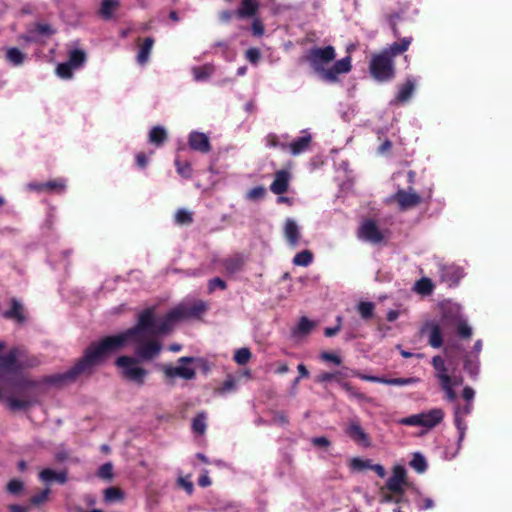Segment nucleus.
<instances>
[{"instance_id":"nucleus-1","label":"nucleus","mask_w":512,"mask_h":512,"mask_svg":"<svg viewBox=\"0 0 512 512\" xmlns=\"http://www.w3.org/2000/svg\"><path fill=\"white\" fill-rule=\"evenodd\" d=\"M157 319L153 309L147 308L138 315L135 326L126 331L106 336L98 342H92L83 353V356L66 372L46 376L42 383L49 385H61L65 382L76 380L81 375H90L95 367L105 361L111 354L122 349L128 341L135 339L140 333L146 332L155 335Z\"/></svg>"},{"instance_id":"nucleus-2","label":"nucleus","mask_w":512,"mask_h":512,"mask_svg":"<svg viewBox=\"0 0 512 512\" xmlns=\"http://www.w3.org/2000/svg\"><path fill=\"white\" fill-rule=\"evenodd\" d=\"M17 356V349H11L7 354L0 356V382L4 381V371L14 372L19 369ZM40 383L25 375L6 380L12 394L4 397L0 389V401L5 400L7 408L12 412L27 410L38 402L37 389Z\"/></svg>"},{"instance_id":"nucleus-3","label":"nucleus","mask_w":512,"mask_h":512,"mask_svg":"<svg viewBox=\"0 0 512 512\" xmlns=\"http://www.w3.org/2000/svg\"><path fill=\"white\" fill-rule=\"evenodd\" d=\"M335 57V48L328 45L325 47H313L309 49L303 59L309 63L313 71L320 75L321 79L324 80V73L327 71V69H325V65L334 61Z\"/></svg>"},{"instance_id":"nucleus-4","label":"nucleus","mask_w":512,"mask_h":512,"mask_svg":"<svg viewBox=\"0 0 512 512\" xmlns=\"http://www.w3.org/2000/svg\"><path fill=\"white\" fill-rule=\"evenodd\" d=\"M369 70L374 79L388 82L395 76L393 59L387 50L374 55L370 61Z\"/></svg>"},{"instance_id":"nucleus-5","label":"nucleus","mask_w":512,"mask_h":512,"mask_svg":"<svg viewBox=\"0 0 512 512\" xmlns=\"http://www.w3.org/2000/svg\"><path fill=\"white\" fill-rule=\"evenodd\" d=\"M138 363V359L131 356H120L115 361L116 366L122 369V375L125 379L142 386L145 383L148 371L139 367Z\"/></svg>"},{"instance_id":"nucleus-6","label":"nucleus","mask_w":512,"mask_h":512,"mask_svg":"<svg viewBox=\"0 0 512 512\" xmlns=\"http://www.w3.org/2000/svg\"><path fill=\"white\" fill-rule=\"evenodd\" d=\"M444 412L440 408H434L428 412L414 414L399 420V424L405 426H422L428 429L434 428L442 422Z\"/></svg>"},{"instance_id":"nucleus-7","label":"nucleus","mask_w":512,"mask_h":512,"mask_svg":"<svg viewBox=\"0 0 512 512\" xmlns=\"http://www.w3.org/2000/svg\"><path fill=\"white\" fill-rule=\"evenodd\" d=\"M208 307L206 302L197 300L192 304H179L173 308V316L178 317L179 320H185L190 318H199L202 314L207 311Z\"/></svg>"},{"instance_id":"nucleus-8","label":"nucleus","mask_w":512,"mask_h":512,"mask_svg":"<svg viewBox=\"0 0 512 512\" xmlns=\"http://www.w3.org/2000/svg\"><path fill=\"white\" fill-rule=\"evenodd\" d=\"M391 199L397 202L400 211L412 209L422 201L421 196L414 192L412 187H409L408 190L399 189Z\"/></svg>"},{"instance_id":"nucleus-9","label":"nucleus","mask_w":512,"mask_h":512,"mask_svg":"<svg viewBox=\"0 0 512 512\" xmlns=\"http://www.w3.org/2000/svg\"><path fill=\"white\" fill-rule=\"evenodd\" d=\"M351 375L354 377L360 378L364 381L374 382V383H382V384L393 385V386H406V385H411V384L418 382V379L414 378V377L385 378V377L362 374L361 372H359L357 370H351Z\"/></svg>"},{"instance_id":"nucleus-10","label":"nucleus","mask_w":512,"mask_h":512,"mask_svg":"<svg viewBox=\"0 0 512 512\" xmlns=\"http://www.w3.org/2000/svg\"><path fill=\"white\" fill-rule=\"evenodd\" d=\"M358 237L364 241L378 244L383 241L384 236L377 226L376 222L372 219H366L358 230Z\"/></svg>"},{"instance_id":"nucleus-11","label":"nucleus","mask_w":512,"mask_h":512,"mask_svg":"<svg viewBox=\"0 0 512 512\" xmlns=\"http://www.w3.org/2000/svg\"><path fill=\"white\" fill-rule=\"evenodd\" d=\"M420 333L428 336V344L431 347L440 348L443 345V334L438 322L434 320L425 322Z\"/></svg>"},{"instance_id":"nucleus-12","label":"nucleus","mask_w":512,"mask_h":512,"mask_svg":"<svg viewBox=\"0 0 512 512\" xmlns=\"http://www.w3.org/2000/svg\"><path fill=\"white\" fill-rule=\"evenodd\" d=\"M162 350V345L156 340H149L140 345L135 349L136 359L138 361H150L156 358Z\"/></svg>"},{"instance_id":"nucleus-13","label":"nucleus","mask_w":512,"mask_h":512,"mask_svg":"<svg viewBox=\"0 0 512 512\" xmlns=\"http://www.w3.org/2000/svg\"><path fill=\"white\" fill-rule=\"evenodd\" d=\"M351 68V57L346 56L336 61L330 68L327 69V71H325L324 81L331 83L337 82L338 75L350 72Z\"/></svg>"},{"instance_id":"nucleus-14","label":"nucleus","mask_w":512,"mask_h":512,"mask_svg":"<svg viewBox=\"0 0 512 512\" xmlns=\"http://www.w3.org/2000/svg\"><path fill=\"white\" fill-rule=\"evenodd\" d=\"M406 481V470L403 466L397 465L393 468L392 476L387 480L386 487L394 494H403V484Z\"/></svg>"},{"instance_id":"nucleus-15","label":"nucleus","mask_w":512,"mask_h":512,"mask_svg":"<svg viewBox=\"0 0 512 512\" xmlns=\"http://www.w3.org/2000/svg\"><path fill=\"white\" fill-rule=\"evenodd\" d=\"M189 147L201 153H209L211 151V143L208 136L202 132L192 131L188 136Z\"/></svg>"},{"instance_id":"nucleus-16","label":"nucleus","mask_w":512,"mask_h":512,"mask_svg":"<svg viewBox=\"0 0 512 512\" xmlns=\"http://www.w3.org/2000/svg\"><path fill=\"white\" fill-rule=\"evenodd\" d=\"M345 433L354 442L361 444L365 447L370 446L369 436L361 427L358 421L350 422L345 428Z\"/></svg>"},{"instance_id":"nucleus-17","label":"nucleus","mask_w":512,"mask_h":512,"mask_svg":"<svg viewBox=\"0 0 512 512\" xmlns=\"http://www.w3.org/2000/svg\"><path fill=\"white\" fill-rule=\"evenodd\" d=\"M161 369L167 378L180 377L185 380H192L196 376V371L193 368L186 366L174 367L171 365H162Z\"/></svg>"},{"instance_id":"nucleus-18","label":"nucleus","mask_w":512,"mask_h":512,"mask_svg":"<svg viewBox=\"0 0 512 512\" xmlns=\"http://www.w3.org/2000/svg\"><path fill=\"white\" fill-rule=\"evenodd\" d=\"M260 8L259 0H241L240 6L236 9L238 19H250L256 17Z\"/></svg>"},{"instance_id":"nucleus-19","label":"nucleus","mask_w":512,"mask_h":512,"mask_svg":"<svg viewBox=\"0 0 512 512\" xmlns=\"http://www.w3.org/2000/svg\"><path fill=\"white\" fill-rule=\"evenodd\" d=\"M471 411H472L471 403H467L464 406L457 407L455 409L454 423L459 432V443L461 441H463V439L465 437L466 429H467L466 423L463 418L465 416L469 415L471 413Z\"/></svg>"},{"instance_id":"nucleus-20","label":"nucleus","mask_w":512,"mask_h":512,"mask_svg":"<svg viewBox=\"0 0 512 512\" xmlns=\"http://www.w3.org/2000/svg\"><path fill=\"white\" fill-rule=\"evenodd\" d=\"M410 8V2L406 1L403 4L399 5V8L397 11L388 13L385 15V19L387 23L389 24L390 28L392 29L394 37L399 38L400 32L397 27L398 21L403 19L404 14L407 12V10Z\"/></svg>"},{"instance_id":"nucleus-21","label":"nucleus","mask_w":512,"mask_h":512,"mask_svg":"<svg viewBox=\"0 0 512 512\" xmlns=\"http://www.w3.org/2000/svg\"><path fill=\"white\" fill-rule=\"evenodd\" d=\"M290 174L286 170H279L275 173V178L270 185V190L276 195H282L287 192L289 187Z\"/></svg>"},{"instance_id":"nucleus-22","label":"nucleus","mask_w":512,"mask_h":512,"mask_svg":"<svg viewBox=\"0 0 512 512\" xmlns=\"http://www.w3.org/2000/svg\"><path fill=\"white\" fill-rule=\"evenodd\" d=\"M284 236L291 247L298 246L301 234L297 223L293 219H287L285 221Z\"/></svg>"},{"instance_id":"nucleus-23","label":"nucleus","mask_w":512,"mask_h":512,"mask_svg":"<svg viewBox=\"0 0 512 512\" xmlns=\"http://www.w3.org/2000/svg\"><path fill=\"white\" fill-rule=\"evenodd\" d=\"M244 264V257L240 253L233 254L221 261V265L228 274L239 272L243 268Z\"/></svg>"},{"instance_id":"nucleus-24","label":"nucleus","mask_w":512,"mask_h":512,"mask_svg":"<svg viewBox=\"0 0 512 512\" xmlns=\"http://www.w3.org/2000/svg\"><path fill=\"white\" fill-rule=\"evenodd\" d=\"M173 309H171L165 316L157 319L155 335H164L169 333L175 322L179 321L178 317L173 316Z\"/></svg>"},{"instance_id":"nucleus-25","label":"nucleus","mask_w":512,"mask_h":512,"mask_svg":"<svg viewBox=\"0 0 512 512\" xmlns=\"http://www.w3.org/2000/svg\"><path fill=\"white\" fill-rule=\"evenodd\" d=\"M39 479L46 483L56 481L59 484H65L68 480V472L67 470L57 472L54 471L53 469L45 468L40 471Z\"/></svg>"},{"instance_id":"nucleus-26","label":"nucleus","mask_w":512,"mask_h":512,"mask_svg":"<svg viewBox=\"0 0 512 512\" xmlns=\"http://www.w3.org/2000/svg\"><path fill=\"white\" fill-rule=\"evenodd\" d=\"M3 317L9 320H16L18 323H23L26 320L24 308L15 298L11 300V308L3 313Z\"/></svg>"},{"instance_id":"nucleus-27","label":"nucleus","mask_w":512,"mask_h":512,"mask_svg":"<svg viewBox=\"0 0 512 512\" xmlns=\"http://www.w3.org/2000/svg\"><path fill=\"white\" fill-rule=\"evenodd\" d=\"M311 142H312L311 135H305V136L296 138L291 143L287 144V146H288V149L290 150L291 154L294 156H297V155L305 152L306 150H308V148L311 145Z\"/></svg>"},{"instance_id":"nucleus-28","label":"nucleus","mask_w":512,"mask_h":512,"mask_svg":"<svg viewBox=\"0 0 512 512\" xmlns=\"http://www.w3.org/2000/svg\"><path fill=\"white\" fill-rule=\"evenodd\" d=\"M432 366L436 371V377L441 383H446L452 380V377L448 374L444 359L437 355L432 358Z\"/></svg>"},{"instance_id":"nucleus-29","label":"nucleus","mask_w":512,"mask_h":512,"mask_svg":"<svg viewBox=\"0 0 512 512\" xmlns=\"http://www.w3.org/2000/svg\"><path fill=\"white\" fill-rule=\"evenodd\" d=\"M441 277L449 286H454L463 277V271L456 266H447L443 268Z\"/></svg>"},{"instance_id":"nucleus-30","label":"nucleus","mask_w":512,"mask_h":512,"mask_svg":"<svg viewBox=\"0 0 512 512\" xmlns=\"http://www.w3.org/2000/svg\"><path fill=\"white\" fill-rule=\"evenodd\" d=\"M414 89H415L414 81L411 79H407L405 81V83H403L400 86L399 91L395 98V103L407 102L411 98V96L414 92Z\"/></svg>"},{"instance_id":"nucleus-31","label":"nucleus","mask_w":512,"mask_h":512,"mask_svg":"<svg viewBox=\"0 0 512 512\" xmlns=\"http://www.w3.org/2000/svg\"><path fill=\"white\" fill-rule=\"evenodd\" d=\"M153 45L154 39L152 37H146L144 39L137 54V62L140 65H145L148 62Z\"/></svg>"},{"instance_id":"nucleus-32","label":"nucleus","mask_w":512,"mask_h":512,"mask_svg":"<svg viewBox=\"0 0 512 512\" xmlns=\"http://www.w3.org/2000/svg\"><path fill=\"white\" fill-rule=\"evenodd\" d=\"M119 7L118 0H103L98 11L99 16L104 20L112 18L114 11Z\"/></svg>"},{"instance_id":"nucleus-33","label":"nucleus","mask_w":512,"mask_h":512,"mask_svg":"<svg viewBox=\"0 0 512 512\" xmlns=\"http://www.w3.org/2000/svg\"><path fill=\"white\" fill-rule=\"evenodd\" d=\"M207 413L201 411L192 420V430L198 435H203L206 432L207 424Z\"/></svg>"},{"instance_id":"nucleus-34","label":"nucleus","mask_w":512,"mask_h":512,"mask_svg":"<svg viewBox=\"0 0 512 512\" xmlns=\"http://www.w3.org/2000/svg\"><path fill=\"white\" fill-rule=\"evenodd\" d=\"M356 309L360 317L364 321H368L374 316L375 304L370 301H360Z\"/></svg>"},{"instance_id":"nucleus-35","label":"nucleus","mask_w":512,"mask_h":512,"mask_svg":"<svg viewBox=\"0 0 512 512\" xmlns=\"http://www.w3.org/2000/svg\"><path fill=\"white\" fill-rule=\"evenodd\" d=\"M412 42V37H404L400 39L399 42H394L390 45L389 54L393 58V56L400 55L408 50L410 44Z\"/></svg>"},{"instance_id":"nucleus-36","label":"nucleus","mask_w":512,"mask_h":512,"mask_svg":"<svg viewBox=\"0 0 512 512\" xmlns=\"http://www.w3.org/2000/svg\"><path fill=\"white\" fill-rule=\"evenodd\" d=\"M347 375L344 374L342 371H335V372H323V373H320L318 374L316 377H315V381L317 383H327V382H330V381H335L337 382L338 384L340 383V381L342 379H344Z\"/></svg>"},{"instance_id":"nucleus-37","label":"nucleus","mask_w":512,"mask_h":512,"mask_svg":"<svg viewBox=\"0 0 512 512\" xmlns=\"http://www.w3.org/2000/svg\"><path fill=\"white\" fill-rule=\"evenodd\" d=\"M87 60L86 52L82 49H73L69 52L68 62L75 68H80Z\"/></svg>"},{"instance_id":"nucleus-38","label":"nucleus","mask_w":512,"mask_h":512,"mask_svg":"<svg viewBox=\"0 0 512 512\" xmlns=\"http://www.w3.org/2000/svg\"><path fill=\"white\" fill-rule=\"evenodd\" d=\"M166 139V130L161 126H155L149 132V141L156 146H161Z\"/></svg>"},{"instance_id":"nucleus-39","label":"nucleus","mask_w":512,"mask_h":512,"mask_svg":"<svg viewBox=\"0 0 512 512\" xmlns=\"http://www.w3.org/2000/svg\"><path fill=\"white\" fill-rule=\"evenodd\" d=\"M6 59L14 66L22 65L25 59V54L22 53L18 48H9L6 52Z\"/></svg>"},{"instance_id":"nucleus-40","label":"nucleus","mask_w":512,"mask_h":512,"mask_svg":"<svg viewBox=\"0 0 512 512\" xmlns=\"http://www.w3.org/2000/svg\"><path fill=\"white\" fill-rule=\"evenodd\" d=\"M104 499L106 502L122 501L124 492L118 487H109L104 490Z\"/></svg>"},{"instance_id":"nucleus-41","label":"nucleus","mask_w":512,"mask_h":512,"mask_svg":"<svg viewBox=\"0 0 512 512\" xmlns=\"http://www.w3.org/2000/svg\"><path fill=\"white\" fill-rule=\"evenodd\" d=\"M313 260V254L309 250L297 253L293 258V263L297 266H308Z\"/></svg>"},{"instance_id":"nucleus-42","label":"nucleus","mask_w":512,"mask_h":512,"mask_svg":"<svg viewBox=\"0 0 512 512\" xmlns=\"http://www.w3.org/2000/svg\"><path fill=\"white\" fill-rule=\"evenodd\" d=\"M314 327V323L307 317H301L297 327L293 330V334L306 335L309 334Z\"/></svg>"},{"instance_id":"nucleus-43","label":"nucleus","mask_w":512,"mask_h":512,"mask_svg":"<svg viewBox=\"0 0 512 512\" xmlns=\"http://www.w3.org/2000/svg\"><path fill=\"white\" fill-rule=\"evenodd\" d=\"M410 466L418 473H423L427 470L426 459L420 453L413 455Z\"/></svg>"},{"instance_id":"nucleus-44","label":"nucleus","mask_w":512,"mask_h":512,"mask_svg":"<svg viewBox=\"0 0 512 512\" xmlns=\"http://www.w3.org/2000/svg\"><path fill=\"white\" fill-rule=\"evenodd\" d=\"M464 370L470 375L471 378L476 379L479 374V361L466 357L464 360Z\"/></svg>"},{"instance_id":"nucleus-45","label":"nucleus","mask_w":512,"mask_h":512,"mask_svg":"<svg viewBox=\"0 0 512 512\" xmlns=\"http://www.w3.org/2000/svg\"><path fill=\"white\" fill-rule=\"evenodd\" d=\"M45 186H46V192L61 193L65 190L66 183H65L64 179L58 178V179H53V180H49V181L45 182Z\"/></svg>"},{"instance_id":"nucleus-46","label":"nucleus","mask_w":512,"mask_h":512,"mask_svg":"<svg viewBox=\"0 0 512 512\" xmlns=\"http://www.w3.org/2000/svg\"><path fill=\"white\" fill-rule=\"evenodd\" d=\"M251 356H252V353H251L250 349L244 347V348H240L235 351L233 359L237 364L245 365L249 362V360L251 359Z\"/></svg>"},{"instance_id":"nucleus-47","label":"nucleus","mask_w":512,"mask_h":512,"mask_svg":"<svg viewBox=\"0 0 512 512\" xmlns=\"http://www.w3.org/2000/svg\"><path fill=\"white\" fill-rule=\"evenodd\" d=\"M175 222L179 225H190L193 222V214L186 209H179L175 213Z\"/></svg>"},{"instance_id":"nucleus-48","label":"nucleus","mask_w":512,"mask_h":512,"mask_svg":"<svg viewBox=\"0 0 512 512\" xmlns=\"http://www.w3.org/2000/svg\"><path fill=\"white\" fill-rule=\"evenodd\" d=\"M175 166L177 173L184 178H191L192 176V167L188 161H181L179 159H175Z\"/></svg>"},{"instance_id":"nucleus-49","label":"nucleus","mask_w":512,"mask_h":512,"mask_svg":"<svg viewBox=\"0 0 512 512\" xmlns=\"http://www.w3.org/2000/svg\"><path fill=\"white\" fill-rule=\"evenodd\" d=\"M75 68L67 61L58 64L56 68L57 75L62 79H71Z\"/></svg>"},{"instance_id":"nucleus-50","label":"nucleus","mask_w":512,"mask_h":512,"mask_svg":"<svg viewBox=\"0 0 512 512\" xmlns=\"http://www.w3.org/2000/svg\"><path fill=\"white\" fill-rule=\"evenodd\" d=\"M213 72V67L211 65H203L193 68V74L197 81L207 79Z\"/></svg>"},{"instance_id":"nucleus-51","label":"nucleus","mask_w":512,"mask_h":512,"mask_svg":"<svg viewBox=\"0 0 512 512\" xmlns=\"http://www.w3.org/2000/svg\"><path fill=\"white\" fill-rule=\"evenodd\" d=\"M433 283L429 278H421L416 282V290L423 295H428L433 291Z\"/></svg>"},{"instance_id":"nucleus-52","label":"nucleus","mask_w":512,"mask_h":512,"mask_svg":"<svg viewBox=\"0 0 512 512\" xmlns=\"http://www.w3.org/2000/svg\"><path fill=\"white\" fill-rule=\"evenodd\" d=\"M266 145L271 148L279 147L281 150L288 149L287 143L280 142L279 137L274 133H270L266 136Z\"/></svg>"},{"instance_id":"nucleus-53","label":"nucleus","mask_w":512,"mask_h":512,"mask_svg":"<svg viewBox=\"0 0 512 512\" xmlns=\"http://www.w3.org/2000/svg\"><path fill=\"white\" fill-rule=\"evenodd\" d=\"M457 333L463 339H469L472 336V328L464 320L457 321Z\"/></svg>"},{"instance_id":"nucleus-54","label":"nucleus","mask_w":512,"mask_h":512,"mask_svg":"<svg viewBox=\"0 0 512 512\" xmlns=\"http://www.w3.org/2000/svg\"><path fill=\"white\" fill-rule=\"evenodd\" d=\"M24 489V484L19 479H12L7 483L6 490L12 495H19Z\"/></svg>"},{"instance_id":"nucleus-55","label":"nucleus","mask_w":512,"mask_h":512,"mask_svg":"<svg viewBox=\"0 0 512 512\" xmlns=\"http://www.w3.org/2000/svg\"><path fill=\"white\" fill-rule=\"evenodd\" d=\"M49 494H50V489L49 488H46V489L42 490L41 492L33 495L30 498V500H29L30 504L33 505V506L41 505L42 503H44V502H46L48 500Z\"/></svg>"},{"instance_id":"nucleus-56","label":"nucleus","mask_w":512,"mask_h":512,"mask_svg":"<svg viewBox=\"0 0 512 512\" xmlns=\"http://www.w3.org/2000/svg\"><path fill=\"white\" fill-rule=\"evenodd\" d=\"M371 461L364 460L359 457L352 458L350 461V468L353 470L361 471L364 469H370Z\"/></svg>"},{"instance_id":"nucleus-57","label":"nucleus","mask_w":512,"mask_h":512,"mask_svg":"<svg viewBox=\"0 0 512 512\" xmlns=\"http://www.w3.org/2000/svg\"><path fill=\"white\" fill-rule=\"evenodd\" d=\"M225 290L227 288L226 282L219 278L215 277L208 281V293H213L216 289Z\"/></svg>"},{"instance_id":"nucleus-58","label":"nucleus","mask_w":512,"mask_h":512,"mask_svg":"<svg viewBox=\"0 0 512 512\" xmlns=\"http://www.w3.org/2000/svg\"><path fill=\"white\" fill-rule=\"evenodd\" d=\"M98 476L102 479H111L113 477V466L110 462L104 463L99 467Z\"/></svg>"},{"instance_id":"nucleus-59","label":"nucleus","mask_w":512,"mask_h":512,"mask_svg":"<svg viewBox=\"0 0 512 512\" xmlns=\"http://www.w3.org/2000/svg\"><path fill=\"white\" fill-rule=\"evenodd\" d=\"M236 389V380L231 376H227L222 386L219 388L221 394L234 391Z\"/></svg>"},{"instance_id":"nucleus-60","label":"nucleus","mask_w":512,"mask_h":512,"mask_svg":"<svg viewBox=\"0 0 512 512\" xmlns=\"http://www.w3.org/2000/svg\"><path fill=\"white\" fill-rule=\"evenodd\" d=\"M266 189L263 186H257L249 190L247 198L250 200H258L265 196Z\"/></svg>"},{"instance_id":"nucleus-61","label":"nucleus","mask_w":512,"mask_h":512,"mask_svg":"<svg viewBox=\"0 0 512 512\" xmlns=\"http://www.w3.org/2000/svg\"><path fill=\"white\" fill-rule=\"evenodd\" d=\"M264 32H265V28H264V25H263L261 19L258 17H254L253 22H252L253 35L256 37H261V36H263Z\"/></svg>"},{"instance_id":"nucleus-62","label":"nucleus","mask_w":512,"mask_h":512,"mask_svg":"<svg viewBox=\"0 0 512 512\" xmlns=\"http://www.w3.org/2000/svg\"><path fill=\"white\" fill-rule=\"evenodd\" d=\"M442 390L446 393V397L449 401L456 399V393L453 388L452 380L446 383H441Z\"/></svg>"},{"instance_id":"nucleus-63","label":"nucleus","mask_w":512,"mask_h":512,"mask_svg":"<svg viewBox=\"0 0 512 512\" xmlns=\"http://www.w3.org/2000/svg\"><path fill=\"white\" fill-rule=\"evenodd\" d=\"M245 57L249 62L256 64L260 60L261 54L257 48H249L245 53Z\"/></svg>"},{"instance_id":"nucleus-64","label":"nucleus","mask_w":512,"mask_h":512,"mask_svg":"<svg viewBox=\"0 0 512 512\" xmlns=\"http://www.w3.org/2000/svg\"><path fill=\"white\" fill-rule=\"evenodd\" d=\"M320 358L324 361L332 362L335 365H340L342 363V359L338 355L331 352H322Z\"/></svg>"}]
</instances>
